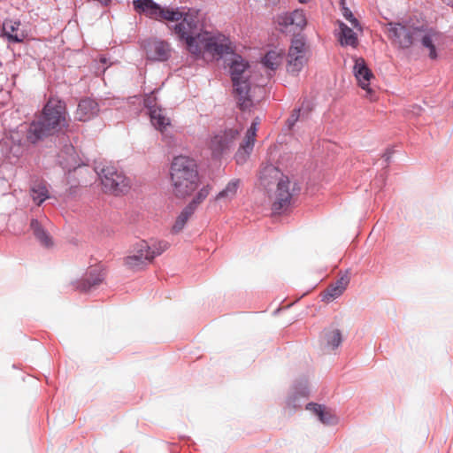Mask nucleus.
I'll use <instances>...</instances> for the list:
<instances>
[{"mask_svg":"<svg viewBox=\"0 0 453 453\" xmlns=\"http://www.w3.org/2000/svg\"><path fill=\"white\" fill-rule=\"evenodd\" d=\"M390 155H391V153L386 152L383 157L386 158V160H388L390 157Z\"/></svg>","mask_w":453,"mask_h":453,"instance_id":"nucleus-36","label":"nucleus"},{"mask_svg":"<svg viewBox=\"0 0 453 453\" xmlns=\"http://www.w3.org/2000/svg\"><path fill=\"white\" fill-rule=\"evenodd\" d=\"M284 176L275 166L269 165L265 166L260 172V183L265 188L270 186L271 184L277 183L280 179Z\"/></svg>","mask_w":453,"mask_h":453,"instance_id":"nucleus-21","label":"nucleus"},{"mask_svg":"<svg viewBox=\"0 0 453 453\" xmlns=\"http://www.w3.org/2000/svg\"><path fill=\"white\" fill-rule=\"evenodd\" d=\"M240 185L239 180H233L226 186V188L220 191L217 196L216 200L226 198V199H232L235 196L237 193V189Z\"/></svg>","mask_w":453,"mask_h":453,"instance_id":"nucleus-29","label":"nucleus"},{"mask_svg":"<svg viewBox=\"0 0 453 453\" xmlns=\"http://www.w3.org/2000/svg\"><path fill=\"white\" fill-rule=\"evenodd\" d=\"M20 21L13 19H4L3 22L2 34L10 42H22L27 35L20 30Z\"/></svg>","mask_w":453,"mask_h":453,"instance_id":"nucleus-19","label":"nucleus"},{"mask_svg":"<svg viewBox=\"0 0 453 453\" xmlns=\"http://www.w3.org/2000/svg\"><path fill=\"white\" fill-rule=\"evenodd\" d=\"M251 68L241 56L234 55L230 63V74L233 82L234 95L241 110H250L260 102L264 94L263 87H255L251 91Z\"/></svg>","mask_w":453,"mask_h":453,"instance_id":"nucleus-3","label":"nucleus"},{"mask_svg":"<svg viewBox=\"0 0 453 453\" xmlns=\"http://www.w3.org/2000/svg\"><path fill=\"white\" fill-rule=\"evenodd\" d=\"M30 195L33 201L41 205L46 199L49 198V190L46 183L43 181L35 182L30 188Z\"/></svg>","mask_w":453,"mask_h":453,"instance_id":"nucleus-24","label":"nucleus"},{"mask_svg":"<svg viewBox=\"0 0 453 453\" xmlns=\"http://www.w3.org/2000/svg\"><path fill=\"white\" fill-rule=\"evenodd\" d=\"M30 226L35 236L42 246L46 248H50L53 246L51 236L42 227L37 219H33L30 223Z\"/></svg>","mask_w":453,"mask_h":453,"instance_id":"nucleus-25","label":"nucleus"},{"mask_svg":"<svg viewBox=\"0 0 453 453\" xmlns=\"http://www.w3.org/2000/svg\"><path fill=\"white\" fill-rule=\"evenodd\" d=\"M342 295V287L330 285L322 294V300L330 303Z\"/></svg>","mask_w":453,"mask_h":453,"instance_id":"nucleus-30","label":"nucleus"},{"mask_svg":"<svg viewBox=\"0 0 453 453\" xmlns=\"http://www.w3.org/2000/svg\"><path fill=\"white\" fill-rule=\"evenodd\" d=\"M99 111L98 104L91 98L81 99L74 112V118L78 121H88L97 115Z\"/></svg>","mask_w":453,"mask_h":453,"instance_id":"nucleus-18","label":"nucleus"},{"mask_svg":"<svg viewBox=\"0 0 453 453\" xmlns=\"http://www.w3.org/2000/svg\"><path fill=\"white\" fill-rule=\"evenodd\" d=\"M307 410L312 411L319 419L325 425H334L337 422L335 415L326 406L317 403H309Z\"/></svg>","mask_w":453,"mask_h":453,"instance_id":"nucleus-20","label":"nucleus"},{"mask_svg":"<svg viewBox=\"0 0 453 453\" xmlns=\"http://www.w3.org/2000/svg\"><path fill=\"white\" fill-rule=\"evenodd\" d=\"M447 4L451 5L453 7V0H443Z\"/></svg>","mask_w":453,"mask_h":453,"instance_id":"nucleus-37","label":"nucleus"},{"mask_svg":"<svg viewBox=\"0 0 453 453\" xmlns=\"http://www.w3.org/2000/svg\"><path fill=\"white\" fill-rule=\"evenodd\" d=\"M353 74L357 80V85L365 91L364 97L371 102L377 100L375 90L370 86V82L373 80L374 74L367 66L363 58H355V64L353 66Z\"/></svg>","mask_w":453,"mask_h":453,"instance_id":"nucleus-10","label":"nucleus"},{"mask_svg":"<svg viewBox=\"0 0 453 453\" xmlns=\"http://www.w3.org/2000/svg\"><path fill=\"white\" fill-rule=\"evenodd\" d=\"M324 340L326 346L331 349L337 348L342 342V333L337 328H328L324 332Z\"/></svg>","mask_w":453,"mask_h":453,"instance_id":"nucleus-26","label":"nucleus"},{"mask_svg":"<svg viewBox=\"0 0 453 453\" xmlns=\"http://www.w3.org/2000/svg\"><path fill=\"white\" fill-rule=\"evenodd\" d=\"M242 131V128L236 126L214 133L207 142L211 156L220 158L230 154L240 140Z\"/></svg>","mask_w":453,"mask_h":453,"instance_id":"nucleus-6","label":"nucleus"},{"mask_svg":"<svg viewBox=\"0 0 453 453\" xmlns=\"http://www.w3.org/2000/svg\"><path fill=\"white\" fill-rule=\"evenodd\" d=\"M258 124L259 119L257 118L252 121L251 126L247 130L244 139L240 143V146L234 156L237 164L241 165L245 163L251 151L253 150Z\"/></svg>","mask_w":453,"mask_h":453,"instance_id":"nucleus-15","label":"nucleus"},{"mask_svg":"<svg viewBox=\"0 0 453 453\" xmlns=\"http://www.w3.org/2000/svg\"><path fill=\"white\" fill-rule=\"evenodd\" d=\"M170 183L173 194L178 198L190 196L199 185L196 161L186 156L175 157L170 166Z\"/></svg>","mask_w":453,"mask_h":453,"instance_id":"nucleus-4","label":"nucleus"},{"mask_svg":"<svg viewBox=\"0 0 453 453\" xmlns=\"http://www.w3.org/2000/svg\"><path fill=\"white\" fill-rule=\"evenodd\" d=\"M168 248L164 241L149 243L144 240L135 242L130 254L125 258V265L131 270L138 271L151 264L154 258L161 255Z\"/></svg>","mask_w":453,"mask_h":453,"instance_id":"nucleus-5","label":"nucleus"},{"mask_svg":"<svg viewBox=\"0 0 453 453\" xmlns=\"http://www.w3.org/2000/svg\"><path fill=\"white\" fill-rule=\"evenodd\" d=\"M133 4L136 12L159 21H179L184 16L179 8L161 7L152 0H134Z\"/></svg>","mask_w":453,"mask_h":453,"instance_id":"nucleus-8","label":"nucleus"},{"mask_svg":"<svg viewBox=\"0 0 453 453\" xmlns=\"http://www.w3.org/2000/svg\"><path fill=\"white\" fill-rule=\"evenodd\" d=\"M96 170L101 177L106 192L119 195L128 191L130 180L115 165L99 164L96 166Z\"/></svg>","mask_w":453,"mask_h":453,"instance_id":"nucleus-7","label":"nucleus"},{"mask_svg":"<svg viewBox=\"0 0 453 453\" xmlns=\"http://www.w3.org/2000/svg\"><path fill=\"white\" fill-rule=\"evenodd\" d=\"M276 23L283 33H296L303 30L307 24L305 14L302 10L284 12L277 16Z\"/></svg>","mask_w":453,"mask_h":453,"instance_id":"nucleus-12","label":"nucleus"},{"mask_svg":"<svg viewBox=\"0 0 453 453\" xmlns=\"http://www.w3.org/2000/svg\"><path fill=\"white\" fill-rule=\"evenodd\" d=\"M181 21L175 25L174 33L184 40L188 51L199 56L208 52L212 56L221 57L232 51V48L225 40L214 37L208 32L197 33L198 17L197 12H184Z\"/></svg>","mask_w":453,"mask_h":453,"instance_id":"nucleus-1","label":"nucleus"},{"mask_svg":"<svg viewBox=\"0 0 453 453\" xmlns=\"http://www.w3.org/2000/svg\"><path fill=\"white\" fill-rule=\"evenodd\" d=\"M194 210L192 209V206H186L182 211L180 213V215L177 217L173 226V232L179 233L180 232L183 227L185 226L187 221L191 217V215L194 213Z\"/></svg>","mask_w":453,"mask_h":453,"instance_id":"nucleus-27","label":"nucleus"},{"mask_svg":"<svg viewBox=\"0 0 453 453\" xmlns=\"http://www.w3.org/2000/svg\"><path fill=\"white\" fill-rule=\"evenodd\" d=\"M283 61L282 50H273L268 51L262 59L265 67L271 71L276 70Z\"/></svg>","mask_w":453,"mask_h":453,"instance_id":"nucleus-23","label":"nucleus"},{"mask_svg":"<svg viewBox=\"0 0 453 453\" xmlns=\"http://www.w3.org/2000/svg\"><path fill=\"white\" fill-rule=\"evenodd\" d=\"M146 58L152 61H165L171 56V47L168 42L150 38L142 42Z\"/></svg>","mask_w":453,"mask_h":453,"instance_id":"nucleus-14","label":"nucleus"},{"mask_svg":"<svg viewBox=\"0 0 453 453\" xmlns=\"http://www.w3.org/2000/svg\"><path fill=\"white\" fill-rule=\"evenodd\" d=\"M419 28L409 27L400 23H389L387 29L388 38L400 48H410L418 39Z\"/></svg>","mask_w":453,"mask_h":453,"instance_id":"nucleus-11","label":"nucleus"},{"mask_svg":"<svg viewBox=\"0 0 453 453\" xmlns=\"http://www.w3.org/2000/svg\"><path fill=\"white\" fill-rule=\"evenodd\" d=\"M104 280V273L98 268H91L85 282L83 283L82 289L87 290L91 287L100 284Z\"/></svg>","mask_w":453,"mask_h":453,"instance_id":"nucleus-28","label":"nucleus"},{"mask_svg":"<svg viewBox=\"0 0 453 453\" xmlns=\"http://www.w3.org/2000/svg\"><path fill=\"white\" fill-rule=\"evenodd\" d=\"M210 190L211 188L209 186L203 187L188 204V206H192V209L195 211L197 205L200 204L209 196Z\"/></svg>","mask_w":453,"mask_h":453,"instance_id":"nucleus-31","label":"nucleus"},{"mask_svg":"<svg viewBox=\"0 0 453 453\" xmlns=\"http://www.w3.org/2000/svg\"><path fill=\"white\" fill-rule=\"evenodd\" d=\"M69 126L68 112L64 101L50 97L38 115L28 126L26 140L36 144Z\"/></svg>","mask_w":453,"mask_h":453,"instance_id":"nucleus-2","label":"nucleus"},{"mask_svg":"<svg viewBox=\"0 0 453 453\" xmlns=\"http://www.w3.org/2000/svg\"><path fill=\"white\" fill-rule=\"evenodd\" d=\"M301 4H308L310 3L311 0H298Z\"/></svg>","mask_w":453,"mask_h":453,"instance_id":"nucleus-38","label":"nucleus"},{"mask_svg":"<svg viewBox=\"0 0 453 453\" xmlns=\"http://www.w3.org/2000/svg\"><path fill=\"white\" fill-rule=\"evenodd\" d=\"M149 114L151 124L162 134L163 140L169 145L174 144L173 136L167 133L168 128L171 127V119L166 116L165 110L162 108L152 109Z\"/></svg>","mask_w":453,"mask_h":453,"instance_id":"nucleus-16","label":"nucleus"},{"mask_svg":"<svg viewBox=\"0 0 453 453\" xmlns=\"http://www.w3.org/2000/svg\"><path fill=\"white\" fill-rule=\"evenodd\" d=\"M418 39L420 40L421 45L424 49L427 50L428 57L430 59H437L439 50L445 42V36L436 30H419Z\"/></svg>","mask_w":453,"mask_h":453,"instance_id":"nucleus-13","label":"nucleus"},{"mask_svg":"<svg viewBox=\"0 0 453 453\" xmlns=\"http://www.w3.org/2000/svg\"><path fill=\"white\" fill-rule=\"evenodd\" d=\"M340 33L339 41L342 46H351L356 48L358 44V39L356 33L342 21L338 22Z\"/></svg>","mask_w":453,"mask_h":453,"instance_id":"nucleus-22","label":"nucleus"},{"mask_svg":"<svg viewBox=\"0 0 453 453\" xmlns=\"http://www.w3.org/2000/svg\"><path fill=\"white\" fill-rule=\"evenodd\" d=\"M286 60L287 72L293 75L298 74L307 64L308 46L303 37L298 36L292 39Z\"/></svg>","mask_w":453,"mask_h":453,"instance_id":"nucleus-9","label":"nucleus"},{"mask_svg":"<svg viewBox=\"0 0 453 453\" xmlns=\"http://www.w3.org/2000/svg\"><path fill=\"white\" fill-rule=\"evenodd\" d=\"M341 4L342 5V12L343 17L351 23L353 27L358 28L359 30H361L358 20L354 17L351 11L344 5L345 0H341Z\"/></svg>","mask_w":453,"mask_h":453,"instance_id":"nucleus-32","label":"nucleus"},{"mask_svg":"<svg viewBox=\"0 0 453 453\" xmlns=\"http://www.w3.org/2000/svg\"><path fill=\"white\" fill-rule=\"evenodd\" d=\"M144 105L146 106V108H148L149 112H150L152 109L159 108L157 105V97L155 96L154 92L146 96L144 99Z\"/></svg>","mask_w":453,"mask_h":453,"instance_id":"nucleus-33","label":"nucleus"},{"mask_svg":"<svg viewBox=\"0 0 453 453\" xmlns=\"http://www.w3.org/2000/svg\"><path fill=\"white\" fill-rule=\"evenodd\" d=\"M101 61H102L103 63H105V61H106V60H105V58H102V59H101Z\"/></svg>","mask_w":453,"mask_h":453,"instance_id":"nucleus-39","label":"nucleus"},{"mask_svg":"<svg viewBox=\"0 0 453 453\" xmlns=\"http://www.w3.org/2000/svg\"><path fill=\"white\" fill-rule=\"evenodd\" d=\"M299 116H300V110L293 111L292 114L290 115V117L288 119V121H287L289 128H291L295 125V123L298 120Z\"/></svg>","mask_w":453,"mask_h":453,"instance_id":"nucleus-35","label":"nucleus"},{"mask_svg":"<svg viewBox=\"0 0 453 453\" xmlns=\"http://www.w3.org/2000/svg\"><path fill=\"white\" fill-rule=\"evenodd\" d=\"M349 283V273L346 272L344 274H342L334 283H333L332 285L334 286H336V287H342V293L344 292V290L346 289V288L348 287Z\"/></svg>","mask_w":453,"mask_h":453,"instance_id":"nucleus-34","label":"nucleus"},{"mask_svg":"<svg viewBox=\"0 0 453 453\" xmlns=\"http://www.w3.org/2000/svg\"><path fill=\"white\" fill-rule=\"evenodd\" d=\"M291 200V193L289 192V180L288 177L280 179L277 182V189L275 198L273 203V210L276 212L288 206Z\"/></svg>","mask_w":453,"mask_h":453,"instance_id":"nucleus-17","label":"nucleus"}]
</instances>
